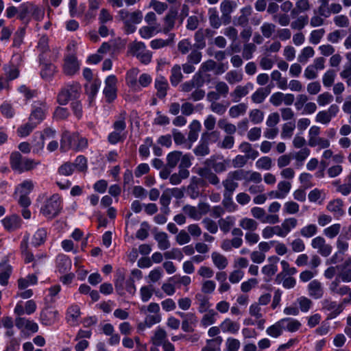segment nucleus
<instances>
[{
    "mask_svg": "<svg viewBox=\"0 0 351 351\" xmlns=\"http://www.w3.org/2000/svg\"><path fill=\"white\" fill-rule=\"evenodd\" d=\"M10 163L13 170L23 173L34 169L40 164V162L23 157L19 152H14L10 156Z\"/></svg>",
    "mask_w": 351,
    "mask_h": 351,
    "instance_id": "obj_1",
    "label": "nucleus"
},
{
    "mask_svg": "<svg viewBox=\"0 0 351 351\" xmlns=\"http://www.w3.org/2000/svg\"><path fill=\"white\" fill-rule=\"evenodd\" d=\"M118 14L124 24V29L128 34L136 31V25L139 24L143 18V13L139 10L130 12L125 9H122L119 11Z\"/></svg>",
    "mask_w": 351,
    "mask_h": 351,
    "instance_id": "obj_2",
    "label": "nucleus"
},
{
    "mask_svg": "<svg viewBox=\"0 0 351 351\" xmlns=\"http://www.w3.org/2000/svg\"><path fill=\"white\" fill-rule=\"evenodd\" d=\"M62 199L58 194H53L47 199L40 208V213L48 219H52L57 217L62 208Z\"/></svg>",
    "mask_w": 351,
    "mask_h": 351,
    "instance_id": "obj_3",
    "label": "nucleus"
},
{
    "mask_svg": "<svg viewBox=\"0 0 351 351\" xmlns=\"http://www.w3.org/2000/svg\"><path fill=\"white\" fill-rule=\"evenodd\" d=\"M81 93V86L77 82L65 85L58 93L57 101L60 105H66L71 99L79 98Z\"/></svg>",
    "mask_w": 351,
    "mask_h": 351,
    "instance_id": "obj_4",
    "label": "nucleus"
},
{
    "mask_svg": "<svg viewBox=\"0 0 351 351\" xmlns=\"http://www.w3.org/2000/svg\"><path fill=\"white\" fill-rule=\"evenodd\" d=\"M47 111V107L45 102L40 101H34L28 120L38 125L45 119Z\"/></svg>",
    "mask_w": 351,
    "mask_h": 351,
    "instance_id": "obj_5",
    "label": "nucleus"
},
{
    "mask_svg": "<svg viewBox=\"0 0 351 351\" xmlns=\"http://www.w3.org/2000/svg\"><path fill=\"white\" fill-rule=\"evenodd\" d=\"M117 79L114 75H109L105 80L104 94L108 103H111L117 98Z\"/></svg>",
    "mask_w": 351,
    "mask_h": 351,
    "instance_id": "obj_6",
    "label": "nucleus"
},
{
    "mask_svg": "<svg viewBox=\"0 0 351 351\" xmlns=\"http://www.w3.org/2000/svg\"><path fill=\"white\" fill-rule=\"evenodd\" d=\"M195 173L204 178L205 184L217 186L219 184L220 180L217 174L213 172L208 167H199L195 170Z\"/></svg>",
    "mask_w": 351,
    "mask_h": 351,
    "instance_id": "obj_7",
    "label": "nucleus"
},
{
    "mask_svg": "<svg viewBox=\"0 0 351 351\" xmlns=\"http://www.w3.org/2000/svg\"><path fill=\"white\" fill-rule=\"evenodd\" d=\"M322 309L330 311L328 319H334L337 317L343 311L342 304H339L330 299H324L322 301Z\"/></svg>",
    "mask_w": 351,
    "mask_h": 351,
    "instance_id": "obj_8",
    "label": "nucleus"
},
{
    "mask_svg": "<svg viewBox=\"0 0 351 351\" xmlns=\"http://www.w3.org/2000/svg\"><path fill=\"white\" fill-rule=\"evenodd\" d=\"M77 141V134L70 133L68 131H64L62 133L60 140V151L66 152L72 149L74 150V147Z\"/></svg>",
    "mask_w": 351,
    "mask_h": 351,
    "instance_id": "obj_9",
    "label": "nucleus"
},
{
    "mask_svg": "<svg viewBox=\"0 0 351 351\" xmlns=\"http://www.w3.org/2000/svg\"><path fill=\"white\" fill-rule=\"evenodd\" d=\"M311 246L314 249H317L318 253L324 257L328 256L331 254L332 250V245L326 243L325 239L320 236L317 237L312 240Z\"/></svg>",
    "mask_w": 351,
    "mask_h": 351,
    "instance_id": "obj_10",
    "label": "nucleus"
},
{
    "mask_svg": "<svg viewBox=\"0 0 351 351\" xmlns=\"http://www.w3.org/2000/svg\"><path fill=\"white\" fill-rule=\"evenodd\" d=\"M79 69L80 66L75 55L69 54L65 57L63 71L66 75H73Z\"/></svg>",
    "mask_w": 351,
    "mask_h": 351,
    "instance_id": "obj_11",
    "label": "nucleus"
},
{
    "mask_svg": "<svg viewBox=\"0 0 351 351\" xmlns=\"http://www.w3.org/2000/svg\"><path fill=\"white\" fill-rule=\"evenodd\" d=\"M58 312L49 308H44L40 313V321L43 325L51 326L58 319Z\"/></svg>",
    "mask_w": 351,
    "mask_h": 351,
    "instance_id": "obj_12",
    "label": "nucleus"
},
{
    "mask_svg": "<svg viewBox=\"0 0 351 351\" xmlns=\"http://www.w3.org/2000/svg\"><path fill=\"white\" fill-rule=\"evenodd\" d=\"M254 85L251 82H247L245 86L239 85L230 93L234 102H238L241 98L246 96L250 90H252Z\"/></svg>",
    "mask_w": 351,
    "mask_h": 351,
    "instance_id": "obj_13",
    "label": "nucleus"
},
{
    "mask_svg": "<svg viewBox=\"0 0 351 351\" xmlns=\"http://www.w3.org/2000/svg\"><path fill=\"white\" fill-rule=\"evenodd\" d=\"M308 291L309 296L316 300L322 298L324 293L322 283L317 280H313L308 285Z\"/></svg>",
    "mask_w": 351,
    "mask_h": 351,
    "instance_id": "obj_14",
    "label": "nucleus"
},
{
    "mask_svg": "<svg viewBox=\"0 0 351 351\" xmlns=\"http://www.w3.org/2000/svg\"><path fill=\"white\" fill-rule=\"evenodd\" d=\"M343 202L341 199H336L330 201L327 206V210L332 213L335 218H339L345 214Z\"/></svg>",
    "mask_w": 351,
    "mask_h": 351,
    "instance_id": "obj_15",
    "label": "nucleus"
},
{
    "mask_svg": "<svg viewBox=\"0 0 351 351\" xmlns=\"http://www.w3.org/2000/svg\"><path fill=\"white\" fill-rule=\"evenodd\" d=\"M233 4L234 2L230 0H224L221 3V18L225 25L230 23V14L233 11Z\"/></svg>",
    "mask_w": 351,
    "mask_h": 351,
    "instance_id": "obj_16",
    "label": "nucleus"
},
{
    "mask_svg": "<svg viewBox=\"0 0 351 351\" xmlns=\"http://www.w3.org/2000/svg\"><path fill=\"white\" fill-rule=\"evenodd\" d=\"M2 223L7 230L12 232L21 227V219L19 216L13 215L4 218L2 220Z\"/></svg>",
    "mask_w": 351,
    "mask_h": 351,
    "instance_id": "obj_17",
    "label": "nucleus"
},
{
    "mask_svg": "<svg viewBox=\"0 0 351 351\" xmlns=\"http://www.w3.org/2000/svg\"><path fill=\"white\" fill-rule=\"evenodd\" d=\"M12 266L8 263V260L0 263V284L3 286L8 285V279L12 274Z\"/></svg>",
    "mask_w": 351,
    "mask_h": 351,
    "instance_id": "obj_18",
    "label": "nucleus"
},
{
    "mask_svg": "<svg viewBox=\"0 0 351 351\" xmlns=\"http://www.w3.org/2000/svg\"><path fill=\"white\" fill-rule=\"evenodd\" d=\"M177 14L178 11L176 9H170L164 19L165 24L162 29H161V32L167 34L174 27Z\"/></svg>",
    "mask_w": 351,
    "mask_h": 351,
    "instance_id": "obj_19",
    "label": "nucleus"
},
{
    "mask_svg": "<svg viewBox=\"0 0 351 351\" xmlns=\"http://www.w3.org/2000/svg\"><path fill=\"white\" fill-rule=\"evenodd\" d=\"M169 84L167 80L163 76L158 77L155 80V88L157 90V97L163 99L167 95Z\"/></svg>",
    "mask_w": 351,
    "mask_h": 351,
    "instance_id": "obj_20",
    "label": "nucleus"
},
{
    "mask_svg": "<svg viewBox=\"0 0 351 351\" xmlns=\"http://www.w3.org/2000/svg\"><path fill=\"white\" fill-rule=\"evenodd\" d=\"M101 81L99 79H95L90 84L85 85V91L88 95L89 104H91L97 95L99 87L101 86Z\"/></svg>",
    "mask_w": 351,
    "mask_h": 351,
    "instance_id": "obj_21",
    "label": "nucleus"
},
{
    "mask_svg": "<svg viewBox=\"0 0 351 351\" xmlns=\"http://www.w3.org/2000/svg\"><path fill=\"white\" fill-rule=\"evenodd\" d=\"M279 260V258L276 256L269 257L268 261L270 263V264L265 265L262 268V272L269 277L274 276L278 271L277 263Z\"/></svg>",
    "mask_w": 351,
    "mask_h": 351,
    "instance_id": "obj_22",
    "label": "nucleus"
},
{
    "mask_svg": "<svg viewBox=\"0 0 351 351\" xmlns=\"http://www.w3.org/2000/svg\"><path fill=\"white\" fill-rule=\"evenodd\" d=\"M283 330L293 332L298 330L301 326V323L295 319L286 317L280 319Z\"/></svg>",
    "mask_w": 351,
    "mask_h": 351,
    "instance_id": "obj_23",
    "label": "nucleus"
},
{
    "mask_svg": "<svg viewBox=\"0 0 351 351\" xmlns=\"http://www.w3.org/2000/svg\"><path fill=\"white\" fill-rule=\"evenodd\" d=\"M33 3L29 2H26L22 3L19 6V18L23 21H25L26 23H28L30 21V18L28 17L29 15H32V12L34 7Z\"/></svg>",
    "mask_w": 351,
    "mask_h": 351,
    "instance_id": "obj_24",
    "label": "nucleus"
},
{
    "mask_svg": "<svg viewBox=\"0 0 351 351\" xmlns=\"http://www.w3.org/2000/svg\"><path fill=\"white\" fill-rule=\"evenodd\" d=\"M239 149L249 159L254 160L258 156V152L254 149L252 145L247 142L241 143L239 146Z\"/></svg>",
    "mask_w": 351,
    "mask_h": 351,
    "instance_id": "obj_25",
    "label": "nucleus"
},
{
    "mask_svg": "<svg viewBox=\"0 0 351 351\" xmlns=\"http://www.w3.org/2000/svg\"><path fill=\"white\" fill-rule=\"evenodd\" d=\"M197 319L193 313H186L185 319L182 322V329L184 332H192L194 331L193 326L196 324Z\"/></svg>",
    "mask_w": 351,
    "mask_h": 351,
    "instance_id": "obj_26",
    "label": "nucleus"
},
{
    "mask_svg": "<svg viewBox=\"0 0 351 351\" xmlns=\"http://www.w3.org/2000/svg\"><path fill=\"white\" fill-rule=\"evenodd\" d=\"M167 337L166 331L162 328H158L151 338V342L154 346H160L167 341Z\"/></svg>",
    "mask_w": 351,
    "mask_h": 351,
    "instance_id": "obj_27",
    "label": "nucleus"
},
{
    "mask_svg": "<svg viewBox=\"0 0 351 351\" xmlns=\"http://www.w3.org/2000/svg\"><path fill=\"white\" fill-rule=\"evenodd\" d=\"M56 71V67L55 65L51 63H43L40 70V76L43 80L49 81L53 77Z\"/></svg>",
    "mask_w": 351,
    "mask_h": 351,
    "instance_id": "obj_28",
    "label": "nucleus"
},
{
    "mask_svg": "<svg viewBox=\"0 0 351 351\" xmlns=\"http://www.w3.org/2000/svg\"><path fill=\"white\" fill-rule=\"evenodd\" d=\"M125 274L121 269H117L116 271V278L114 280V287L116 291L120 295L124 294Z\"/></svg>",
    "mask_w": 351,
    "mask_h": 351,
    "instance_id": "obj_29",
    "label": "nucleus"
},
{
    "mask_svg": "<svg viewBox=\"0 0 351 351\" xmlns=\"http://www.w3.org/2000/svg\"><path fill=\"white\" fill-rule=\"evenodd\" d=\"M234 223L235 218L233 216H227L226 218H221L218 220V226L224 234L230 230Z\"/></svg>",
    "mask_w": 351,
    "mask_h": 351,
    "instance_id": "obj_30",
    "label": "nucleus"
},
{
    "mask_svg": "<svg viewBox=\"0 0 351 351\" xmlns=\"http://www.w3.org/2000/svg\"><path fill=\"white\" fill-rule=\"evenodd\" d=\"M159 32H161V29H158V25L143 26L139 29V34L145 39H149Z\"/></svg>",
    "mask_w": 351,
    "mask_h": 351,
    "instance_id": "obj_31",
    "label": "nucleus"
},
{
    "mask_svg": "<svg viewBox=\"0 0 351 351\" xmlns=\"http://www.w3.org/2000/svg\"><path fill=\"white\" fill-rule=\"evenodd\" d=\"M239 226L247 232H254L257 230L258 223L254 219L244 217L239 221Z\"/></svg>",
    "mask_w": 351,
    "mask_h": 351,
    "instance_id": "obj_32",
    "label": "nucleus"
},
{
    "mask_svg": "<svg viewBox=\"0 0 351 351\" xmlns=\"http://www.w3.org/2000/svg\"><path fill=\"white\" fill-rule=\"evenodd\" d=\"M154 239L158 242V246L160 250H165L170 247V242L166 232H160L156 233Z\"/></svg>",
    "mask_w": 351,
    "mask_h": 351,
    "instance_id": "obj_33",
    "label": "nucleus"
},
{
    "mask_svg": "<svg viewBox=\"0 0 351 351\" xmlns=\"http://www.w3.org/2000/svg\"><path fill=\"white\" fill-rule=\"evenodd\" d=\"M182 77L181 66L178 64L174 65L171 70L170 82L171 85L176 86L182 81Z\"/></svg>",
    "mask_w": 351,
    "mask_h": 351,
    "instance_id": "obj_34",
    "label": "nucleus"
},
{
    "mask_svg": "<svg viewBox=\"0 0 351 351\" xmlns=\"http://www.w3.org/2000/svg\"><path fill=\"white\" fill-rule=\"evenodd\" d=\"M71 265V260L65 255H59L57 258V267L58 271L63 274L65 273Z\"/></svg>",
    "mask_w": 351,
    "mask_h": 351,
    "instance_id": "obj_35",
    "label": "nucleus"
},
{
    "mask_svg": "<svg viewBox=\"0 0 351 351\" xmlns=\"http://www.w3.org/2000/svg\"><path fill=\"white\" fill-rule=\"evenodd\" d=\"M173 38H174V34H171L169 35V38L167 40H163L161 38H157V39L152 40L150 42V47L153 49H158L167 47L173 43Z\"/></svg>",
    "mask_w": 351,
    "mask_h": 351,
    "instance_id": "obj_36",
    "label": "nucleus"
},
{
    "mask_svg": "<svg viewBox=\"0 0 351 351\" xmlns=\"http://www.w3.org/2000/svg\"><path fill=\"white\" fill-rule=\"evenodd\" d=\"M247 106L245 103H240L237 105L232 106L229 109V115L232 118H237L241 115L245 114Z\"/></svg>",
    "mask_w": 351,
    "mask_h": 351,
    "instance_id": "obj_37",
    "label": "nucleus"
},
{
    "mask_svg": "<svg viewBox=\"0 0 351 351\" xmlns=\"http://www.w3.org/2000/svg\"><path fill=\"white\" fill-rule=\"evenodd\" d=\"M3 69L6 76V82L16 79L19 75V70L14 65L5 64Z\"/></svg>",
    "mask_w": 351,
    "mask_h": 351,
    "instance_id": "obj_38",
    "label": "nucleus"
},
{
    "mask_svg": "<svg viewBox=\"0 0 351 351\" xmlns=\"http://www.w3.org/2000/svg\"><path fill=\"white\" fill-rule=\"evenodd\" d=\"M195 298L199 305L198 310L200 313L206 312L210 306L208 297L202 293H197Z\"/></svg>",
    "mask_w": 351,
    "mask_h": 351,
    "instance_id": "obj_39",
    "label": "nucleus"
},
{
    "mask_svg": "<svg viewBox=\"0 0 351 351\" xmlns=\"http://www.w3.org/2000/svg\"><path fill=\"white\" fill-rule=\"evenodd\" d=\"M80 315V309L77 305L71 306L67 311L66 319L71 324H75Z\"/></svg>",
    "mask_w": 351,
    "mask_h": 351,
    "instance_id": "obj_40",
    "label": "nucleus"
},
{
    "mask_svg": "<svg viewBox=\"0 0 351 351\" xmlns=\"http://www.w3.org/2000/svg\"><path fill=\"white\" fill-rule=\"evenodd\" d=\"M47 237V230L45 228H39L34 234L32 244L35 246H39L45 243Z\"/></svg>",
    "mask_w": 351,
    "mask_h": 351,
    "instance_id": "obj_41",
    "label": "nucleus"
},
{
    "mask_svg": "<svg viewBox=\"0 0 351 351\" xmlns=\"http://www.w3.org/2000/svg\"><path fill=\"white\" fill-rule=\"evenodd\" d=\"M36 125L29 120L28 122L19 126L17 129V134L21 137H25L28 136L36 128Z\"/></svg>",
    "mask_w": 351,
    "mask_h": 351,
    "instance_id": "obj_42",
    "label": "nucleus"
},
{
    "mask_svg": "<svg viewBox=\"0 0 351 351\" xmlns=\"http://www.w3.org/2000/svg\"><path fill=\"white\" fill-rule=\"evenodd\" d=\"M222 342L221 337H217L206 341V346L202 348V351H219V347Z\"/></svg>",
    "mask_w": 351,
    "mask_h": 351,
    "instance_id": "obj_43",
    "label": "nucleus"
},
{
    "mask_svg": "<svg viewBox=\"0 0 351 351\" xmlns=\"http://www.w3.org/2000/svg\"><path fill=\"white\" fill-rule=\"evenodd\" d=\"M214 265L219 269H224L228 265L227 258L222 254L214 252L211 255Z\"/></svg>",
    "mask_w": 351,
    "mask_h": 351,
    "instance_id": "obj_44",
    "label": "nucleus"
},
{
    "mask_svg": "<svg viewBox=\"0 0 351 351\" xmlns=\"http://www.w3.org/2000/svg\"><path fill=\"white\" fill-rule=\"evenodd\" d=\"M308 145L311 147L319 146L320 149H325L328 148L330 143L328 139L317 136L314 138H308Z\"/></svg>",
    "mask_w": 351,
    "mask_h": 351,
    "instance_id": "obj_45",
    "label": "nucleus"
},
{
    "mask_svg": "<svg viewBox=\"0 0 351 351\" xmlns=\"http://www.w3.org/2000/svg\"><path fill=\"white\" fill-rule=\"evenodd\" d=\"M182 156V152L173 151L169 153L167 156V163L169 167L174 169L178 162L180 161Z\"/></svg>",
    "mask_w": 351,
    "mask_h": 351,
    "instance_id": "obj_46",
    "label": "nucleus"
},
{
    "mask_svg": "<svg viewBox=\"0 0 351 351\" xmlns=\"http://www.w3.org/2000/svg\"><path fill=\"white\" fill-rule=\"evenodd\" d=\"M283 328L281 321L276 322L266 330L267 334L274 338H278L282 334Z\"/></svg>",
    "mask_w": 351,
    "mask_h": 351,
    "instance_id": "obj_47",
    "label": "nucleus"
},
{
    "mask_svg": "<svg viewBox=\"0 0 351 351\" xmlns=\"http://www.w3.org/2000/svg\"><path fill=\"white\" fill-rule=\"evenodd\" d=\"M222 184L224 187L223 194L232 195L234 191L238 187L239 184L229 178L228 176L226 178L223 180Z\"/></svg>",
    "mask_w": 351,
    "mask_h": 351,
    "instance_id": "obj_48",
    "label": "nucleus"
},
{
    "mask_svg": "<svg viewBox=\"0 0 351 351\" xmlns=\"http://www.w3.org/2000/svg\"><path fill=\"white\" fill-rule=\"evenodd\" d=\"M48 43L49 38L45 35L42 36L39 39V41L38 43V49L41 53L40 55V61H43L45 59L44 57V53L49 50Z\"/></svg>",
    "mask_w": 351,
    "mask_h": 351,
    "instance_id": "obj_49",
    "label": "nucleus"
},
{
    "mask_svg": "<svg viewBox=\"0 0 351 351\" xmlns=\"http://www.w3.org/2000/svg\"><path fill=\"white\" fill-rule=\"evenodd\" d=\"M218 126L230 136H232V134H234L237 131L236 126L234 124L228 122L227 120L224 119L219 120Z\"/></svg>",
    "mask_w": 351,
    "mask_h": 351,
    "instance_id": "obj_50",
    "label": "nucleus"
},
{
    "mask_svg": "<svg viewBox=\"0 0 351 351\" xmlns=\"http://www.w3.org/2000/svg\"><path fill=\"white\" fill-rule=\"evenodd\" d=\"M201 129V124L198 121H193L191 125V130L188 134V139L191 142H195L198 138V132Z\"/></svg>",
    "mask_w": 351,
    "mask_h": 351,
    "instance_id": "obj_51",
    "label": "nucleus"
},
{
    "mask_svg": "<svg viewBox=\"0 0 351 351\" xmlns=\"http://www.w3.org/2000/svg\"><path fill=\"white\" fill-rule=\"evenodd\" d=\"M189 177L188 173L179 169L178 173H174L170 176L169 182L173 185H178L182 182V180L186 179Z\"/></svg>",
    "mask_w": 351,
    "mask_h": 351,
    "instance_id": "obj_52",
    "label": "nucleus"
},
{
    "mask_svg": "<svg viewBox=\"0 0 351 351\" xmlns=\"http://www.w3.org/2000/svg\"><path fill=\"white\" fill-rule=\"evenodd\" d=\"M317 232V227L315 224H308L300 229V234L304 238H311Z\"/></svg>",
    "mask_w": 351,
    "mask_h": 351,
    "instance_id": "obj_53",
    "label": "nucleus"
},
{
    "mask_svg": "<svg viewBox=\"0 0 351 351\" xmlns=\"http://www.w3.org/2000/svg\"><path fill=\"white\" fill-rule=\"evenodd\" d=\"M219 138L218 131L206 132L202 134L201 140L208 145L210 143H215Z\"/></svg>",
    "mask_w": 351,
    "mask_h": 351,
    "instance_id": "obj_54",
    "label": "nucleus"
},
{
    "mask_svg": "<svg viewBox=\"0 0 351 351\" xmlns=\"http://www.w3.org/2000/svg\"><path fill=\"white\" fill-rule=\"evenodd\" d=\"M225 79L229 84H234L243 80V74L240 71H230L226 73Z\"/></svg>",
    "mask_w": 351,
    "mask_h": 351,
    "instance_id": "obj_55",
    "label": "nucleus"
},
{
    "mask_svg": "<svg viewBox=\"0 0 351 351\" xmlns=\"http://www.w3.org/2000/svg\"><path fill=\"white\" fill-rule=\"evenodd\" d=\"M221 328L223 330L234 334L239 331V324L232 322L230 319H226L221 324Z\"/></svg>",
    "mask_w": 351,
    "mask_h": 351,
    "instance_id": "obj_56",
    "label": "nucleus"
},
{
    "mask_svg": "<svg viewBox=\"0 0 351 351\" xmlns=\"http://www.w3.org/2000/svg\"><path fill=\"white\" fill-rule=\"evenodd\" d=\"M161 321V316L160 314L148 315L145 319L144 324L139 325L140 328H144V326L151 327L155 324H158Z\"/></svg>",
    "mask_w": 351,
    "mask_h": 351,
    "instance_id": "obj_57",
    "label": "nucleus"
},
{
    "mask_svg": "<svg viewBox=\"0 0 351 351\" xmlns=\"http://www.w3.org/2000/svg\"><path fill=\"white\" fill-rule=\"evenodd\" d=\"M314 54L315 51L313 47H306L302 50L300 54L298 56V60L300 63H306L308 58H312Z\"/></svg>",
    "mask_w": 351,
    "mask_h": 351,
    "instance_id": "obj_58",
    "label": "nucleus"
},
{
    "mask_svg": "<svg viewBox=\"0 0 351 351\" xmlns=\"http://www.w3.org/2000/svg\"><path fill=\"white\" fill-rule=\"evenodd\" d=\"M193 152L196 156L203 157L209 154L210 149L208 145L200 139L198 145L193 149Z\"/></svg>",
    "mask_w": 351,
    "mask_h": 351,
    "instance_id": "obj_59",
    "label": "nucleus"
},
{
    "mask_svg": "<svg viewBox=\"0 0 351 351\" xmlns=\"http://www.w3.org/2000/svg\"><path fill=\"white\" fill-rule=\"evenodd\" d=\"M250 173V171H245L241 169L230 171L227 176L235 182V180H246L247 176H248Z\"/></svg>",
    "mask_w": 351,
    "mask_h": 351,
    "instance_id": "obj_60",
    "label": "nucleus"
},
{
    "mask_svg": "<svg viewBox=\"0 0 351 351\" xmlns=\"http://www.w3.org/2000/svg\"><path fill=\"white\" fill-rule=\"evenodd\" d=\"M192 158H193V157L189 154H184V155L182 154L181 158L180 160V163L178 167V169L180 170L184 171L185 172L188 173V175H189V176H190V172L187 169L189 168L192 165V163H191Z\"/></svg>",
    "mask_w": 351,
    "mask_h": 351,
    "instance_id": "obj_61",
    "label": "nucleus"
},
{
    "mask_svg": "<svg viewBox=\"0 0 351 351\" xmlns=\"http://www.w3.org/2000/svg\"><path fill=\"white\" fill-rule=\"evenodd\" d=\"M153 145V140L151 137H147L144 140V143L139 147V154L143 158H147L149 156V147Z\"/></svg>",
    "mask_w": 351,
    "mask_h": 351,
    "instance_id": "obj_62",
    "label": "nucleus"
},
{
    "mask_svg": "<svg viewBox=\"0 0 351 351\" xmlns=\"http://www.w3.org/2000/svg\"><path fill=\"white\" fill-rule=\"evenodd\" d=\"M258 169L269 170L272 167V160L269 156H263L256 162Z\"/></svg>",
    "mask_w": 351,
    "mask_h": 351,
    "instance_id": "obj_63",
    "label": "nucleus"
},
{
    "mask_svg": "<svg viewBox=\"0 0 351 351\" xmlns=\"http://www.w3.org/2000/svg\"><path fill=\"white\" fill-rule=\"evenodd\" d=\"M346 183L339 184L337 191L343 195H348L351 193V173L347 176Z\"/></svg>",
    "mask_w": 351,
    "mask_h": 351,
    "instance_id": "obj_64",
    "label": "nucleus"
}]
</instances>
